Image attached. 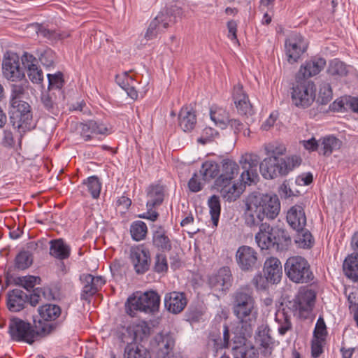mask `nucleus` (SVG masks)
<instances>
[{"label": "nucleus", "instance_id": "f257e3e1", "mask_svg": "<svg viewBox=\"0 0 358 358\" xmlns=\"http://www.w3.org/2000/svg\"><path fill=\"white\" fill-rule=\"evenodd\" d=\"M245 203L243 218L245 224L250 228L259 227L265 217L275 219L280 211V200L274 194L254 192L245 198Z\"/></svg>", "mask_w": 358, "mask_h": 358}, {"label": "nucleus", "instance_id": "f03ea898", "mask_svg": "<svg viewBox=\"0 0 358 358\" xmlns=\"http://www.w3.org/2000/svg\"><path fill=\"white\" fill-rule=\"evenodd\" d=\"M266 157L259 164V171L265 179H273L285 176L302 162L300 156L292 155L280 158L286 152V147L278 142H272L264 145Z\"/></svg>", "mask_w": 358, "mask_h": 358}, {"label": "nucleus", "instance_id": "7ed1b4c3", "mask_svg": "<svg viewBox=\"0 0 358 358\" xmlns=\"http://www.w3.org/2000/svg\"><path fill=\"white\" fill-rule=\"evenodd\" d=\"M232 305L233 313L239 320V334L251 337L257 317L252 287L245 285L236 289L232 294Z\"/></svg>", "mask_w": 358, "mask_h": 358}, {"label": "nucleus", "instance_id": "20e7f679", "mask_svg": "<svg viewBox=\"0 0 358 358\" xmlns=\"http://www.w3.org/2000/svg\"><path fill=\"white\" fill-rule=\"evenodd\" d=\"M59 327V323H46L34 318L33 324L19 317L10 320L8 333L15 342L32 345L35 341L48 336Z\"/></svg>", "mask_w": 358, "mask_h": 358}, {"label": "nucleus", "instance_id": "39448f33", "mask_svg": "<svg viewBox=\"0 0 358 358\" xmlns=\"http://www.w3.org/2000/svg\"><path fill=\"white\" fill-rule=\"evenodd\" d=\"M255 241L262 250L284 251L292 244V238L287 230L271 227L266 222L260 224L259 232L255 235Z\"/></svg>", "mask_w": 358, "mask_h": 358}, {"label": "nucleus", "instance_id": "423d86ee", "mask_svg": "<svg viewBox=\"0 0 358 358\" xmlns=\"http://www.w3.org/2000/svg\"><path fill=\"white\" fill-rule=\"evenodd\" d=\"M134 293H132L124 303V314L120 316L121 323L118 338L125 344L123 358H134Z\"/></svg>", "mask_w": 358, "mask_h": 358}, {"label": "nucleus", "instance_id": "0eeeda50", "mask_svg": "<svg viewBox=\"0 0 358 358\" xmlns=\"http://www.w3.org/2000/svg\"><path fill=\"white\" fill-rule=\"evenodd\" d=\"M287 278L296 284H311L315 275L308 261L303 257L296 255L289 257L284 265Z\"/></svg>", "mask_w": 358, "mask_h": 358}, {"label": "nucleus", "instance_id": "6e6552de", "mask_svg": "<svg viewBox=\"0 0 358 358\" xmlns=\"http://www.w3.org/2000/svg\"><path fill=\"white\" fill-rule=\"evenodd\" d=\"M10 122L20 133H24L35 127L31 106L26 101H13L10 103Z\"/></svg>", "mask_w": 358, "mask_h": 358}, {"label": "nucleus", "instance_id": "1a4fd4ad", "mask_svg": "<svg viewBox=\"0 0 358 358\" xmlns=\"http://www.w3.org/2000/svg\"><path fill=\"white\" fill-rule=\"evenodd\" d=\"M316 293L307 287H301L293 299L289 301L287 307L294 316L306 320L308 318L315 306Z\"/></svg>", "mask_w": 358, "mask_h": 358}, {"label": "nucleus", "instance_id": "9d476101", "mask_svg": "<svg viewBox=\"0 0 358 358\" xmlns=\"http://www.w3.org/2000/svg\"><path fill=\"white\" fill-rule=\"evenodd\" d=\"M315 92V85L312 80L298 79L295 77V83L291 92L292 102L298 108H306L313 103Z\"/></svg>", "mask_w": 358, "mask_h": 358}, {"label": "nucleus", "instance_id": "9b49d317", "mask_svg": "<svg viewBox=\"0 0 358 358\" xmlns=\"http://www.w3.org/2000/svg\"><path fill=\"white\" fill-rule=\"evenodd\" d=\"M131 266L134 268V246L125 249L121 256L110 264V269L113 278L120 281L131 275Z\"/></svg>", "mask_w": 358, "mask_h": 358}, {"label": "nucleus", "instance_id": "f8f14e48", "mask_svg": "<svg viewBox=\"0 0 358 358\" xmlns=\"http://www.w3.org/2000/svg\"><path fill=\"white\" fill-rule=\"evenodd\" d=\"M3 76L12 82L22 80L25 77L24 68L20 66L19 56L14 52H7L2 62Z\"/></svg>", "mask_w": 358, "mask_h": 358}, {"label": "nucleus", "instance_id": "ddd939ff", "mask_svg": "<svg viewBox=\"0 0 358 358\" xmlns=\"http://www.w3.org/2000/svg\"><path fill=\"white\" fill-rule=\"evenodd\" d=\"M259 254L252 247L248 245L240 246L236 252V261L243 271H252L259 265Z\"/></svg>", "mask_w": 358, "mask_h": 358}, {"label": "nucleus", "instance_id": "4468645a", "mask_svg": "<svg viewBox=\"0 0 358 358\" xmlns=\"http://www.w3.org/2000/svg\"><path fill=\"white\" fill-rule=\"evenodd\" d=\"M161 298L154 290L136 292V310L155 314L159 311Z\"/></svg>", "mask_w": 358, "mask_h": 358}, {"label": "nucleus", "instance_id": "2eb2a0df", "mask_svg": "<svg viewBox=\"0 0 358 358\" xmlns=\"http://www.w3.org/2000/svg\"><path fill=\"white\" fill-rule=\"evenodd\" d=\"M308 46V42L300 34H294L285 41V52L287 61L294 64L298 61Z\"/></svg>", "mask_w": 358, "mask_h": 358}, {"label": "nucleus", "instance_id": "dca6fc26", "mask_svg": "<svg viewBox=\"0 0 358 358\" xmlns=\"http://www.w3.org/2000/svg\"><path fill=\"white\" fill-rule=\"evenodd\" d=\"M233 282L231 269L228 266L220 268L217 273L209 276L208 284L210 287L221 294H225Z\"/></svg>", "mask_w": 358, "mask_h": 358}, {"label": "nucleus", "instance_id": "f3484780", "mask_svg": "<svg viewBox=\"0 0 358 358\" xmlns=\"http://www.w3.org/2000/svg\"><path fill=\"white\" fill-rule=\"evenodd\" d=\"M174 345L175 339L170 332H159L151 341L152 348L162 358H166L172 352Z\"/></svg>", "mask_w": 358, "mask_h": 358}, {"label": "nucleus", "instance_id": "a211bd4d", "mask_svg": "<svg viewBox=\"0 0 358 358\" xmlns=\"http://www.w3.org/2000/svg\"><path fill=\"white\" fill-rule=\"evenodd\" d=\"M80 279L84 284L80 299L88 301L99 291V288L106 283L103 277L94 276L92 274H83Z\"/></svg>", "mask_w": 358, "mask_h": 358}, {"label": "nucleus", "instance_id": "6ab92c4d", "mask_svg": "<svg viewBox=\"0 0 358 358\" xmlns=\"http://www.w3.org/2000/svg\"><path fill=\"white\" fill-rule=\"evenodd\" d=\"M271 329L267 324L258 327L255 336L256 343L259 345L261 354L266 357L272 355L274 348V339L271 336Z\"/></svg>", "mask_w": 358, "mask_h": 358}, {"label": "nucleus", "instance_id": "aec40b11", "mask_svg": "<svg viewBox=\"0 0 358 358\" xmlns=\"http://www.w3.org/2000/svg\"><path fill=\"white\" fill-rule=\"evenodd\" d=\"M239 173V166L230 159H224L221 162L219 176L215 180V185L229 184L234 180Z\"/></svg>", "mask_w": 358, "mask_h": 358}, {"label": "nucleus", "instance_id": "412c9836", "mask_svg": "<svg viewBox=\"0 0 358 358\" xmlns=\"http://www.w3.org/2000/svg\"><path fill=\"white\" fill-rule=\"evenodd\" d=\"M29 295L20 289L9 290L6 294V305L10 312H20L29 304Z\"/></svg>", "mask_w": 358, "mask_h": 358}, {"label": "nucleus", "instance_id": "4be33fe9", "mask_svg": "<svg viewBox=\"0 0 358 358\" xmlns=\"http://www.w3.org/2000/svg\"><path fill=\"white\" fill-rule=\"evenodd\" d=\"M326 60L322 57H313L302 64L296 74V78L301 80L309 78L318 74L325 66Z\"/></svg>", "mask_w": 358, "mask_h": 358}, {"label": "nucleus", "instance_id": "5701e85b", "mask_svg": "<svg viewBox=\"0 0 358 358\" xmlns=\"http://www.w3.org/2000/svg\"><path fill=\"white\" fill-rule=\"evenodd\" d=\"M24 69L27 70V76L33 83L39 84L43 81V73L38 66V59L32 55L24 52L21 58Z\"/></svg>", "mask_w": 358, "mask_h": 358}, {"label": "nucleus", "instance_id": "b1692460", "mask_svg": "<svg viewBox=\"0 0 358 358\" xmlns=\"http://www.w3.org/2000/svg\"><path fill=\"white\" fill-rule=\"evenodd\" d=\"M169 20L170 13L167 8L159 12L155 19L150 22L145 34V38L147 40H151L156 37L159 31L167 29L169 25L172 24Z\"/></svg>", "mask_w": 358, "mask_h": 358}, {"label": "nucleus", "instance_id": "393cba45", "mask_svg": "<svg viewBox=\"0 0 358 358\" xmlns=\"http://www.w3.org/2000/svg\"><path fill=\"white\" fill-rule=\"evenodd\" d=\"M187 304V299L183 292H172L166 294L164 306L167 310L173 314L181 313Z\"/></svg>", "mask_w": 358, "mask_h": 358}, {"label": "nucleus", "instance_id": "a878e982", "mask_svg": "<svg viewBox=\"0 0 358 358\" xmlns=\"http://www.w3.org/2000/svg\"><path fill=\"white\" fill-rule=\"evenodd\" d=\"M286 220L293 229L301 231L307 221L303 206L299 204L292 206L287 213Z\"/></svg>", "mask_w": 358, "mask_h": 358}, {"label": "nucleus", "instance_id": "bb28decb", "mask_svg": "<svg viewBox=\"0 0 358 358\" xmlns=\"http://www.w3.org/2000/svg\"><path fill=\"white\" fill-rule=\"evenodd\" d=\"M229 328L227 324H224L223 326L222 337L219 330H213L210 332L208 338V345L217 352L218 350L227 348L229 345Z\"/></svg>", "mask_w": 358, "mask_h": 358}, {"label": "nucleus", "instance_id": "cd10ccee", "mask_svg": "<svg viewBox=\"0 0 358 358\" xmlns=\"http://www.w3.org/2000/svg\"><path fill=\"white\" fill-rule=\"evenodd\" d=\"M166 187L161 184H152L146 189L148 209L159 206L162 204L165 197Z\"/></svg>", "mask_w": 358, "mask_h": 358}, {"label": "nucleus", "instance_id": "c85d7f7f", "mask_svg": "<svg viewBox=\"0 0 358 358\" xmlns=\"http://www.w3.org/2000/svg\"><path fill=\"white\" fill-rule=\"evenodd\" d=\"M264 275L270 280L271 283L279 282L282 275L280 261L275 257L267 259L264 262Z\"/></svg>", "mask_w": 358, "mask_h": 358}, {"label": "nucleus", "instance_id": "c756f323", "mask_svg": "<svg viewBox=\"0 0 358 358\" xmlns=\"http://www.w3.org/2000/svg\"><path fill=\"white\" fill-rule=\"evenodd\" d=\"M80 135L85 141L93 138V134H106L108 128L102 123L91 120L80 124Z\"/></svg>", "mask_w": 358, "mask_h": 358}, {"label": "nucleus", "instance_id": "7c9ffc66", "mask_svg": "<svg viewBox=\"0 0 358 358\" xmlns=\"http://www.w3.org/2000/svg\"><path fill=\"white\" fill-rule=\"evenodd\" d=\"M150 253L144 245L136 246V273L143 274L150 268Z\"/></svg>", "mask_w": 358, "mask_h": 358}, {"label": "nucleus", "instance_id": "2f4dec72", "mask_svg": "<svg viewBox=\"0 0 358 358\" xmlns=\"http://www.w3.org/2000/svg\"><path fill=\"white\" fill-rule=\"evenodd\" d=\"M38 313L40 316V319L42 322L46 323H59V326L62 324L61 322H55L59 317L62 314V309L60 306L52 303H45L38 307Z\"/></svg>", "mask_w": 358, "mask_h": 358}, {"label": "nucleus", "instance_id": "473e14b6", "mask_svg": "<svg viewBox=\"0 0 358 358\" xmlns=\"http://www.w3.org/2000/svg\"><path fill=\"white\" fill-rule=\"evenodd\" d=\"M50 255L63 261L70 257L71 247L62 238L52 239L50 241Z\"/></svg>", "mask_w": 358, "mask_h": 358}, {"label": "nucleus", "instance_id": "72a5a7b5", "mask_svg": "<svg viewBox=\"0 0 358 358\" xmlns=\"http://www.w3.org/2000/svg\"><path fill=\"white\" fill-rule=\"evenodd\" d=\"M179 126L184 131H192L196 123V116L192 108L183 106L178 115Z\"/></svg>", "mask_w": 358, "mask_h": 358}, {"label": "nucleus", "instance_id": "f704fd0d", "mask_svg": "<svg viewBox=\"0 0 358 358\" xmlns=\"http://www.w3.org/2000/svg\"><path fill=\"white\" fill-rule=\"evenodd\" d=\"M41 295L46 300L51 301L57 299L58 293L55 288L48 286L35 288L33 289V292L29 294V304L34 307L38 305Z\"/></svg>", "mask_w": 358, "mask_h": 358}, {"label": "nucleus", "instance_id": "c9c22d12", "mask_svg": "<svg viewBox=\"0 0 358 358\" xmlns=\"http://www.w3.org/2000/svg\"><path fill=\"white\" fill-rule=\"evenodd\" d=\"M345 275L353 281L358 280V252L348 255L343 264Z\"/></svg>", "mask_w": 358, "mask_h": 358}, {"label": "nucleus", "instance_id": "e433bc0d", "mask_svg": "<svg viewBox=\"0 0 358 358\" xmlns=\"http://www.w3.org/2000/svg\"><path fill=\"white\" fill-rule=\"evenodd\" d=\"M240 335L243 341V345L233 348L232 350L234 358H258L259 353L255 346L245 343L248 337L243 338L241 334Z\"/></svg>", "mask_w": 358, "mask_h": 358}, {"label": "nucleus", "instance_id": "4c0bfd02", "mask_svg": "<svg viewBox=\"0 0 358 358\" xmlns=\"http://www.w3.org/2000/svg\"><path fill=\"white\" fill-rule=\"evenodd\" d=\"M199 171L202 179L206 182H209L219 176L220 166L214 161L207 160L202 164Z\"/></svg>", "mask_w": 358, "mask_h": 358}, {"label": "nucleus", "instance_id": "58836bf2", "mask_svg": "<svg viewBox=\"0 0 358 358\" xmlns=\"http://www.w3.org/2000/svg\"><path fill=\"white\" fill-rule=\"evenodd\" d=\"M215 186L220 191L221 196L229 202L236 201L241 194V189L238 187L237 184L234 181L229 184Z\"/></svg>", "mask_w": 358, "mask_h": 358}, {"label": "nucleus", "instance_id": "ea45409f", "mask_svg": "<svg viewBox=\"0 0 358 358\" xmlns=\"http://www.w3.org/2000/svg\"><path fill=\"white\" fill-rule=\"evenodd\" d=\"M342 145V141L333 136L324 137L321 140L320 154L329 156L334 151L338 150Z\"/></svg>", "mask_w": 358, "mask_h": 358}, {"label": "nucleus", "instance_id": "a19ab883", "mask_svg": "<svg viewBox=\"0 0 358 358\" xmlns=\"http://www.w3.org/2000/svg\"><path fill=\"white\" fill-rule=\"evenodd\" d=\"M275 321L278 324V331L280 335L284 336L292 329L291 317L285 309L276 313Z\"/></svg>", "mask_w": 358, "mask_h": 358}, {"label": "nucleus", "instance_id": "79ce46f5", "mask_svg": "<svg viewBox=\"0 0 358 358\" xmlns=\"http://www.w3.org/2000/svg\"><path fill=\"white\" fill-rule=\"evenodd\" d=\"M152 241L153 244L162 250L169 251L172 248L171 240L166 235L165 230L161 226L155 231Z\"/></svg>", "mask_w": 358, "mask_h": 358}, {"label": "nucleus", "instance_id": "37998d69", "mask_svg": "<svg viewBox=\"0 0 358 358\" xmlns=\"http://www.w3.org/2000/svg\"><path fill=\"white\" fill-rule=\"evenodd\" d=\"M56 96L51 91L43 92L41 96V101L43 108L52 115H57L59 113Z\"/></svg>", "mask_w": 358, "mask_h": 358}, {"label": "nucleus", "instance_id": "c03bdc74", "mask_svg": "<svg viewBox=\"0 0 358 358\" xmlns=\"http://www.w3.org/2000/svg\"><path fill=\"white\" fill-rule=\"evenodd\" d=\"M34 257L31 252L27 250H22L15 258V269L17 271H24L32 265Z\"/></svg>", "mask_w": 358, "mask_h": 358}, {"label": "nucleus", "instance_id": "a18cd8bd", "mask_svg": "<svg viewBox=\"0 0 358 358\" xmlns=\"http://www.w3.org/2000/svg\"><path fill=\"white\" fill-rule=\"evenodd\" d=\"M116 83L122 88L127 95L134 99V78L130 76L128 72H124L122 75L116 76Z\"/></svg>", "mask_w": 358, "mask_h": 358}, {"label": "nucleus", "instance_id": "49530a36", "mask_svg": "<svg viewBox=\"0 0 358 358\" xmlns=\"http://www.w3.org/2000/svg\"><path fill=\"white\" fill-rule=\"evenodd\" d=\"M18 81L20 82L19 83H13L10 85L11 94L10 103H12L13 101H24L21 100V98L24 95L29 87V82L25 78Z\"/></svg>", "mask_w": 358, "mask_h": 358}, {"label": "nucleus", "instance_id": "de8ad7c7", "mask_svg": "<svg viewBox=\"0 0 358 358\" xmlns=\"http://www.w3.org/2000/svg\"><path fill=\"white\" fill-rule=\"evenodd\" d=\"M210 119L222 129H224L227 127L229 115L224 109L222 108H215L213 109L212 108L210 111Z\"/></svg>", "mask_w": 358, "mask_h": 358}, {"label": "nucleus", "instance_id": "09e8293b", "mask_svg": "<svg viewBox=\"0 0 358 358\" xmlns=\"http://www.w3.org/2000/svg\"><path fill=\"white\" fill-rule=\"evenodd\" d=\"M297 232L294 238V242L300 248H310L314 244V240L311 233L305 228L301 231H296Z\"/></svg>", "mask_w": 358, "mask_h": 358}, {"label": "nucleus", "instance_id": "8fccbe9b", "mask_svg": "<svg viewBox=\"0 0 358 358\" xmlns=\"http://www.w3.org/2000/svg\"><path fill=\"white\" fill-rule=\"evenodd\" d=\"M211 220L214 226L217 227L221 212L220 197L217 195L211 196L208 200Z\"/></svg>", "mask_w": 358, "mask_h": 358}, {"label": "nucleus", "instance_id": "3c124183", "mask_svg": "<svg viewBox=\"0 0 358 358\" xmlns=\"http://www.w3.org/2000/svg\"><path fill=\"white\" fill-rule=\"evenodd\" d=\"M327 73L331 76L343 77L348 75V71L343 62L335 59L330 62Z\"/></svg>", "mask_w": 358, "mask_h": 358}, {"label": "nucleus", "instance_id": "603ef678", "mask_svg": "<svg viewBox=\"0 0 358 358\" xmlns=\"http://www.w3.org/2000/svg\"><path fill=\"white\" fill-rule=\"evenodd\" d=\"M86 185L88 192L94 199L99 198L101 189V183L99 178L96 176H90L83 182Z\"/></svg>", "mask_w": 358, "mask_h": 358}, {"label": "nucleus", "instance_id": "864d4df0", "mask_svg": "<svg viewBox=\"0 0 358 358\" xmlns=\"http://www.w3.org/2000/svg\"><path fill=\"white\" fill-rule=\"evenodd\" d=\"M47 77L48 79V91L52 92L55 89L60 93L64 83L63 73L60 71L54 74L48 73Z\"/></svg>", "mask_w": 358, "mask_h": 358}, {"label": "nucleus", "instance_id": "5fc2aeb1", "mask_svg": "<svg viewBox=\"0 0 358 358\" xmlns=\"http://www.w3.org/2000/svg\"><path fill=\"white\" fill-rule=\"evenodd\" d=\"M243 169L244 171L241 175L243 182L250 185L252 182H256L259 180L257 167H250L243 165Z\"/></svg>", "mask_w": 358, "mask_h": 358}, {"label": "nucleus", "instance_id": "6e6d98bb", "mask_svg": "<svg viewBox=\"0 0 358 358\" xmlns=\"http://www.w3.org/2000/svg\"><path fill=\"white\" fill-rule=\"evenodd\" d=\"M332 90L330 84L322 83L320 85L317 101L322 105H326L332 99Z\"/></svg>", "mask_w": 358, "mask_h": 358}, {"label": "nucleus", "instance_id": "4d7b16f0", "mask_svg": "<svg viewBox=\"0 0 358 358\" xmlns=\"http://www.w3.org/2000/svg\"><path fill=\"white\" fill-rule=\"evenodd\" d=\"M151 333V328L145 321H141L136 324V341L139 339L143 341L148 338Z\"/></svg>", "mask_w": 358, "mask_h": 358}, {"label": "nucleus", "instance_id": "13d9d810", "mask_svg": "<svg viewBox=\"0 0 358 358\" xmlns=\"http://www.w3.org/2000/svg\"><path fill=\"white\" fill-rule=\"evenodd\" d=\"M168 268L169 266L166 255L164 254H157L153 267L155 272L157 273H166Z\"/></svg>", "mask_w": 358, "mask_h": 358}, {"label": "nucleus", "instance_id": "bf43d9fd", "mask_svg": "<svg viewBox=\"0 0 358 358\" xmlns=\"http://www.w3.org/2000/svg\"><path fill=\"white\" fill-rule=\"evenodd\" d=\"M327 335V331L325 322L324 318L322 316H320L315 324L313 338L325 340Z\"/></svg>", "mask_w": 358, "mask_h": 358}, {"label": "nucleus", "instance_id": "052dcab7", "mask_svg": "<svg viewBox=\"0 0 358 358\" xmlns=\"http://www.w3.org/2000/svg\"><path fill=\"white\" fill-rule=\"evenodd\" d=\"M203 315L201 308L194 306L189 307L185 313L186 320L190 323L199 322Z\"/></svg>", "mask_w": 358, "mask_h": 358}, {"label": "nucleus", "instance_id": "680f3d73", "mask_svg": "<svg viewBox=\"0 0 358 358\" xmlns=\"http://www.w3.org/2000/svg\"><path fill=\"white\" fill-rule=\"evenodd\" d=\"M270 280L266 275L262 273L256 274L252 280V285L257 290H266L268 288Z\"/></svg>", "mask_w": 358, "mask_h": 358}, {"label": "nucleus", "instance_id": "e2e57ef3", "mask_svg": "<svg viewBox=\"0 0 358 358\" xmlns=\"http://www.w3.org/2000/svg\"><path fill=\"white\" fill-rule=\"evenodd\" d=\"M232 97L235 105L240 104L241 102L249 99L248 95L243 91V85L240 83L234 87Z\"/></svg>", "mask_w": 358, "mask_h": 358}, {"label": "nucleus", "instance_id": "0e129e2a", "mask_svg": "<svg viewBox=\"0 0 358 358\" xmlns=\"http://www.w3.org/2000/svg\"><path fill=\"white\" fill-rule=\"evenodd\" d=\"M55 58V52L50 49L44 50L38 57L39 61L45 67L53 66Z\"/></svg>", "mask_w": 358, "mask_h": 358}, {"label": "nucleus", "instance_id": "69168bd1", "mask_svg": "<svg viewBox=\"0 0 358 358\" xmlns=\"http://www.w3.org/2000/svg\"><path fill=\"white\" fill-rule=\"evenodd\" d=\"M324 339H317L313 338L311 341V355L313 358H318L323 353Z\"/></svg>", "mask_w": 358, "mask_h": 358}, {"label": "nucleus", "instance_id": "338daca9", "mask_svg": "<svg viewBox=\"0 0 358 358\" xmlns=\"http://www.w3.org/2000/svg\"><path fill=\"white\" fill-rule=\"evenodd\" d=\"M331 110L343 112L349 110L348 106V96L341 97V99H336L330 105Z\"/></svg>", "mask_w": 358, "mask_h": 358}, {"label": "nucleus", "instance_id": "774afa93", "mask_svg": "<svg viewBox=\"0 0 358 358\" xmlns=\"http://www.w3.org/2000/svg\"><path fill=\"white\" fill-rule=\"evenodd\" d=\"M167 10L170 13L169 21L172 24L176 23L178 21V20L182 19V17H183L184 12L182 8L180 6L173 5L169 8H167Z\"/></svg>", "mask_w": 358, "mask_h": 358}]
</instances>
